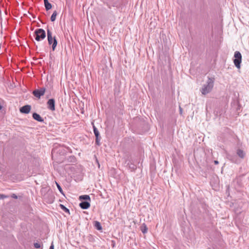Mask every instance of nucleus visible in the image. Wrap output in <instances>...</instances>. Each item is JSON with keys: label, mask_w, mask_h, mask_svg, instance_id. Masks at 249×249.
I'll use <instances>...</instances> for the list:
<instances>
[{"label": "nucleus", "mask_w": 249, "mask_h": 249, "mask_svg": "<svg viewBox=\"0 0 249 249\" xmlns=\"http://www.w3.org/2000/svg\"><path fill=\"white\" fill-rule=\"evenodd\" d=\"M214 80L213 78H209L207 84L204 85L201 90L202 94L206 95L209 93L213 87Z\"/></svg>", "instance_id": "f257e3e1"}, {"label": "nucleus", "mask_w": 249, "mask_h": 249, "mask_svg": "<svg viewBox=\"0 0 249 249\" xmlns=\"http://www.w3.org/2000/svg\"><path fill=\"white\" fill-rule=\"evenodd\" d=\"M47 39L48 44H52V50L54 51L57 44V41L55 36L53 37L52 33L49 29H47Z\"/></svg>", "instance_id": "f03ea898"}, {"label": "nucleus", "mask_w": 249, "mask_h": 249, "mask_svg": "<svg viewBox=\"0 0 249 249\" xmlns=\"http://www.w3.org/2000/svg\"><path fill=\"white\" fill-rule=\"evenodd\" d=\"M34 36L36 41H41L46 37L45 31L42 29H37L34 32Z\"/></svg>", "instance_id": "7ed1b4c3"}, {"label": "nucleus", "mask_w": 249, "mask_h": 249, "mask_svg": "<svg viewBox=\"0 0 249 249\" xmlns=\"http://www.w3.org/2000/svg\"><path fill=\"white\" fill-rule=\"evenodd\" d=\"M234 59L233 60L234 64L236 67L238 69L240 68V64L242 61V55L238 51H236L234 54Z\"/></svg>", "instance_id": "20e7f679"}, {"label": "nucleus", "mask_w": 249, "mask_h": 249, "mask_svg": "<svg viewBox=\"0 0 249 249\" xmlns=\"http://www.w3.org/2000/svg\"><path fill=\"white\" fill-rule=\"evenodd\" d=\"M46 91V89L44 87L41 88L39 89L34 90L32 93L36 98L40 99L41 96H43Z\"/></svg>", "instance_id": "39448f33"}, {"label": "nucleus", "mask_w": 249, "mask_h": 249, "mask_svg": "<svg viewBox=\"0 0 249 249\" xmlns=\"http://www.w3.org/2000/svg\"><path fill=\"white\" fill-rule=\"evenodd\" d=\"M48 108L54 111L55 110V100L53 99H49L47 103Z\"/></svg>", "instance_id": "423d86ee"}, {"label": "nucleus", "mask_w": 249, "mask_h": 249, "mask_svg": "<svg viewBox=\"0 0 249 249\" xmlns=\"http://www.w3.org/2000/svg\"><path fill=\"white\" fill-rule=\"evenodd\" d=\"M31 109V106L30 105H25L20 107L19 109L20 112L22 113L28 114L30 112Z\"/></svg>", "instance_id": "0eeeda50"}, {"label": "nucleus", "mask_w": 249, "mask_h": 249, "mask_svg": "<svg viewBox=\"0 0 249 249\" xmlns=\"http://www.w3.org/2000/svg\"><path fill=\"white\" fill-rule=\"evenodd\" d=\"M79 206L83 209H87L90 207V201H82L79 204Z\"/></svg>", "instance_id": "6e6552de"}, {"label": "nucleus", "mask_w": 249, "mask_h": 249, "mask_svg": "<svg viewBox=\"0 0 249 249\" xmlns=\"http://www.w3.org/2000/svg\"><path fill=\"white\" fill-rule=\"evenodd\" d=\"M125 163L126 164V166L131 171H134L137 168L136 165L132 162L131 160H129L128 162L126 161Z\"/></svg>", "instance_id": "1a4fd4ad"}, {"label": "nucleus", "mask_w": 249, "mask_h": 249, "mask_svg": "<svg viewBox=\"0 0 249 249\" xmlns=\"http://www.w3.org/2000/svg\"><path fill=\"white\" fill-rule=\"evenodd\" d=\"M33 118L35 120L39 122H43L44 119L37 113H34L33 114Z\"/></svg>", "instance_id": "9d476101"}, {"label": "nucleus", "mask_w": 249, "mask_h": 249, "mask_svg": "<svg viewBox=\"0 0 249 249\" xmlns=\"http://www.w3.org/2000/svg\"><path fill=\"white\" fill-rule=\"evenodd\" d=\"M44 6L47 11L51 9L52 7V4L49 2L48 0H44Z\"/></svg>", "instance_id": "9b49d317"}, {"label": "nucleus", "mask_w": 249, "mask_h": 249, "mask_svg": "<svg viewBox=\"0 0 249 249\" xmlns=\"http://www.w3.org/2000/svg\"><path fill=\"white\" fill-rule=\"evenodd\" d=\"M94 226L97 230L100 231L102 229L100 223L97 221L94 222Z\"/></svg>", "instance_id": "f8f14e48"}, {"label": "nucleus", "mask_w": 249, "mask_h": 249, "mask_svg": "<svg viewBox=\"0 0 249 249\" xmlns=\"http://www.w3.org/2000/svg\"><path fill=\"white\" fill-rule=\"evenodd\" d=\"M79 199L80 200H89V201H90V198L89 195H82L79 196Z\"/></svg>", "instance_id": "ddd939ff"}, {"label": "nucleus", "mask_w": 249, "mask_h": 249, "mask_svg": "<svg viewBox=\"0 0 249 249\" xmlns=\"http://www.w3.org/2000/svg\"><path fill=\"white\" fill-rule=\"evenodd\" d=\"M237 154L238 155V156L239 157H240L241 158H242V159L244 158L245 155L244 152L242 150H241V149L237 150Z\"/></svg>", "instance_id": "4468645a"}, {"label": "nucleus", "mask_w": 249, "mask_h": 249, "mask_svg": "<svg viewBox=\"0 0 249 249\" xmlns=\"http://www.w3.org/2000/svg\"><path fill=\"white\" fill-rule=\"evenodd\" d=\"M141 231L143 233H145L147 231V228L145 224H143L141 227Z\"/></svg>", "instance_id": "2eb2a0df"}, {"label": "nucleus", "mask_w": 249, "mask_h": 249, "mask_svg": "<svg viewBox=\"0 0 249 249\" xmlns=\"http://www.w3.org/2000/svg\"><path fill=\"white\" fill-rule=\"evenodd\" d=\"M93 128L95 137H100L99 132L98 131L97 128L94 125H93Z\"/></svg>", "instance_id": "dca6fc26"}, {"label": "nucleus", "mask_w": 249, "mask_h": 249, "mask_svg": "<svg viewBox=\"0 0 249 249\" xmlns=\"http://www.w3.org/2000/svg\"><path fill=\"white\" fill-rule=\"evenodd\" d=\"M57 15V13L56 11H54L53 14L51 16V20L52 21H54L55 20V19H56V17Z\"/></svg>", "instance_id": "f3484780"}, {"label": "nucleus", "mask_w": 249, "mask_h": 249, "mask_svg": "<svg viewBox=\"0 0 249 249\" xmlns=\"http://www.w3.org/2000/svg\"><path fill=\"white\" fill-rule=\"evenodd\" d=\"M60 207L66 213H70L69 210L62 204H60Z\"/></svg>", "instance_id": "a211bd4d"}, {"label": "nucleus", "mask_w": 249, "mask_h": 249, "mask_svg": "<svg viewBox=\"0 0 249 249\" xmlns=\"http://www.w3.org/2000/svg\"><path fill=\"white\" fill-rule=\"evenodd\" d=\"M100 140H101V137H96L95 143L97 145H100Z\"/></svg>", "instance_id": "6ab92c4d"}, {"label": "nucleus", "mask_w": 249, "mask_h": 249, "mask_svg": "<svg viewBox=\"0 0 249 249\" xmlns=\"http://www.w3.org/2000/svg\"><path fill=\"white\" fill-rule=\"evenodd\" d=\"M56 186H57V187L58 189V190L59 191V192L62 194H63V190H62V188L61 187L60 185L57 183V182H56Z\"/></svg>", "instance_id": "aec40b11"}, {"label": "nucleus", "mask_w": 249, "mask_h": 249, "mask_svg": "<svg viewBox=\"0 0 249 249\" xmlns=\"http://www.w3.org/2000/svg\"><path fill=\"white\" fill-rule=\"evenodd\" d=\"M35 248L38 249L40 248V244L39 243L36 242L34 244Z\"/></svg>", "instance_id": "412c9836"}, {"label": "nucleus", "mask_w": 249, "mask_h": 249, "mask_svg": "<svg viewBox=\"0 0 249 249\" xmlns=\"http://www.w3.org/2000/svg\"><path fill=\"white\" fill-rule=\"evenodd\" d=\"M8 197V196H7L0 194V199H4V198H7Z\"/></svg>", "instance_id": "4be33fe9"}, {"label": "nucleus", "mask_w": 249, "mask_h": 249, "mask_svg": "<svg viewBox=\"0 0 249 249\" xmlns=\"http://www.w3.org/2000/svg\"><path fill=\"white\" fill-rule=\"evenodd\" d=\"M11 197L12 198H15V199H17L18 198L16 194H12V196H11Z\"/></svg>", "instance_id": "5701e85b"}, {"label": "nucleus", "mask_w": 249, "mask_h": 249, "mask_svg": "<svg viewBox=\"0 0 249 249\" xmlns=\"http://www.w3.org/2000/svg\"><path fill=\"white\" fill-rule=\"evenodd\" d=\"M49 249H54V246L53 244H52L51 246L50 247Z\"/></svg>", "instance_id": "b1692460"}, {"label": "nucleus", "mask_w": 249, "mask_h": 249, "mask_svg": "<svg viewBox=\"0 0 249 249\" xmlns=\"http://www.w3.org/2000/svg\"><path fill=\"white\" fill-rule=\"evenodd\" d=\"M214 163L215 164H218V161L217 160H214Z\"/></svg>", "instance_id": "393cba45"}, {"label": "nucleus", "mask_w": 249, "mask_h": 249, "mask_svg": "<svg viewBox=\"0 0 249 249\" xmlns=\"http://www.w3.org/2000/svg\"><path fill=\"white\" fill-rule=\"evenodd\" d=\"M2 108L1 106L0 105V110Z\"/></svg>", "instance_id": "a878e982"}, {"label": "nucleus", "mask_w": 249, "mask_h": 249, "mask_svg": "<svg viewBox=\"0 0 249 249\" xmlns=\"http://www.w3.org/2000/svg\"><path fill=\"white\" fill-rule=\"evenodd\" d=\"M182 111V109L180 107V111Z\"/></svg>", "instance_id": "bb28decb"}]
</instances>
